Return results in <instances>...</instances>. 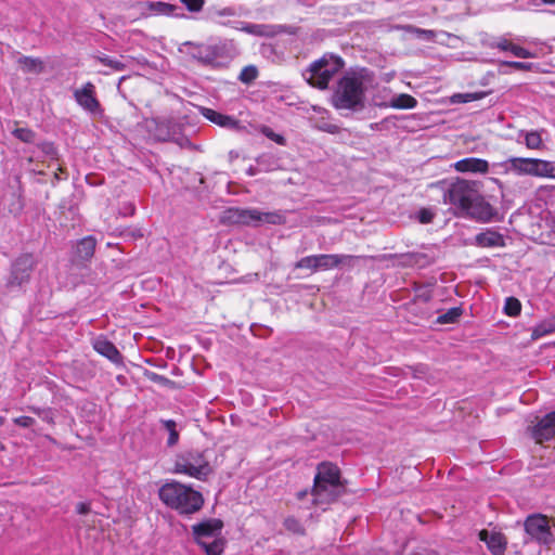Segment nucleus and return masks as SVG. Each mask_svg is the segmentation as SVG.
I'll return each mask as SVG.
<instances>
[{
  "label": "nucleus",
  "mask_w": 555,
  "mask_h": 555,
  "mask_svg": "<svg viewBox=\"0 0 555 555\" xmlns=\"http://www.w3.org/2000/svg\"><path fill=\"white\" fill-rule=\"evenodd\" d=\"M525 143L528 149H540L543 145L542 138L537 131L527 132Z\"/></svg>",
  "instance_id": "obj_40"
},
{
  "label": "nucleus",
  "mask_w": 555,
  "mask_h": 555,
  "mask_svg": "<svg viewBox=\"0 0 555 555\" xmlns=\"http://www.w3.org/2000/svg\"><path fill=\"white\" fill-rule=\"evenodd\" d=\"M144 9H147L149 11L157 14V15H173V16H180V13H177L178 10H181L180 7L167 2L162 1H145L142 3Z\"/></svg>",
  "instance_id": "obj_22"
},
{
  "label": "nucleus",
  "mask_w": 555,
  "mask_h": 555,
  "mask_svg": "<svg viewBox=\"0 0 555 555\" xmlns=\"http://www.w3.org/2000/svg\"><path fill=\"white\" fill-rule=\"evenodd\" d=\"M14 423L22 427H29L33 424V418L29 416H20L14 418Z\"/></svg>",
  "instance_id": "obj_57"
},
{
  "label": "nucleus",
  "mask_w": 555,
  "mask_h": 555,
  "mask_svg": "<svg viewBox=\"0 0 555 555\" xmlns=\"http://www.w3.org/2000/svg\"><path fill=\"white\" fill-rule=\"evenodd\" d=\"M463 95H464V93H457V94H454L452 99L454 102L462 103L461 101L465 99V96H463Z\"/></svg>",
  "instance_id": "obj_60"
},
{
  "label": "nucleus",
  "mask_w": 555,
  "mask_h": 555,
  "mask_svg": "<svg viewBox=\"0 0 555 555\" xmlns=\"http://www.w3.org/2000/svg\"><path fill=\"white\" fill-rule=\"evenodd\" d=\"M190 12L202 11L205 0H180Z\"/></svg>",
  "instance_id": "obj_49"
},
{
  "label": "nucleus",
  "mask_w": 555,
  "mask_h": 555,
  "mask_svg": "<svg viewBox=\"0 0 555 555\" xmlns=\"http://www.w3.org/2000/svg\"><path fill=\"white\" fill-rule=\"evenodd\" d=\"M256 162L264 170H269L274 163V158L271 155H260L256 158Z\"/></svg>",
  "instance_id": "obj_52"
},
{
  "label": "nucleus",
  "mask_w": 555,
  "mask_h": 555,
  "mask_svg": "<svg viewBox=\"0 0 555 555\" xmlns=\"http://www.w3.org/2000/svg\"><path fill=\"white\" fill-rule=\"evenodd\" d=\"M374 80V73L366 67H351L337 80L331 96L332 105L338 109L352 113L365 108L366 85Z\"/></svg>",
  "instance_id": "obj_2"
},
{
  "label": "nucleus",
  "mask_w": 555,
  "mask_h": 555,
  "mask_svg": "<svg viewBox=\"0 0 555 555\" xmlns=\"http://www.w3.org/2000/svg\"><path fill=\"white\" fill-rule=\"evenodd\" d=\"M525 531L539 544L550 546L554 542V535L551 531L548 518L542 514L529 515L525 520Z\"/></svg>",
  "instance_id": "obj_9"
},
{
  "label": "nucleus",
  "mask_w": 555,
  "mask_h": 555,
  "mask_svg": "<svg viewBox=\"0 0 555 555\" xmlns=\"http://www.w3.org/2000/svg\"><path fill=\"white\" fill-rule=\"evenodd\" d=\"M462 314H463V308L461 306L453 307V308L449 309L447 312L440 314L437 318L436 323L437 324H454V323L459 322Z\"/></svg>",
  "instance_id": "obj_29"
},
{
  "label": "nucleus",
  "mask_w": 555,
  "mask_h": 555,
  "mask_svg": "<svg viewBox=\"0 0 555 555\" xmlns=\"http://www.w3.org/2000/svg\"><path fill=\"white\" fill-rule=\"evenodd\" d=\"M552 333H555V315L537 324L531 331V339L537 340Z\"/></svg>",
  "instance_id": "obj_25"
},
{
  "label": "nucleus",
  "mask_w": 555,
  "mask_h": 555,
  "mask_svg": "<svg viewBox=\"0 0 555 555\" xmlns=\"http://www.w3.org/2000/svg\"><path fill=\"white\" fill-rule=\"evenodd\" d=\"M474 244L478 247H504L505 238L504 235L494 229H486L478 233L474 237Z\"/></svg>",
  "instance_id": "obj_19"
},
{
  "label": "nucleus",
  "mask_w": 555,
  "mask_h": 555,
  "mask_svg": "<svg viewBox=\"0 0 555 555\" xmlns=\"http://www.w3.org/2000/svg\"><path fill=\"white\" fill-rule=\"evenodd\" d=\"M543 4L555 5V0H541Z\"/></svg>",
  "instance_id": "obj_63"
},
{
  "label": "nucleus",
  "mask_w": 555,
  "mask_h": 555,
  "mask_svg": "<svg viewBox=\"0 0 555 555\" xmlns=\"http://www.w3.org/2000/svg\"><path fill=\"white\" fill-rule=\"evenodd\" d=\"M260 132L263 135H266L268 139L272 140L273 142H275V143L280 144V145H285L286 144V139L284 138V135L275 133L268 126H261Z\"/></svg>",
  "instance_id": "obj_42"
},
{
  "label": "nucleus",
  "mask_w": 555,
  "mask_h": 555,
  "mask_svg": "<svg viewBox=\"0 0 555 555\" xmlns=\"http://www.w3.org/2000/svg\"><path fill=\"white\" fill-rule=\"evenodd\" d=\"M396 28L402 29L409 34H413L416 37L428 40V41H433L436 38V33L434 30L418 28V27H416L414 25H410V24L409 25H400V26H397Z\"/></svg>",
  "instance_id": "obj_30"
},
{
  "label": "nucleus",
  "mask_w": 555,
  "mask_h": 555,
  "mask_svg": "<svg viewBox=\"0 0 555 555\" xmlns=\"http://www.w3.org/2000/svg\"><path fill=\"white\" fill-rule=\"evenodd\" d=\"M481 182L457 178L444 193V201L459 209L461 216L478 222L502 221L503 215L481 194Z\"/></svg>",
  "instance_id": "obj_1"
},
{
  "label": "nucleus",
  "mask_w": 555,
  "mask_h": 555,
  "mask_svg": "<svg viewBox=\"0 0 555 555\" xmlns=\"http://www.w3.org/2000/svg\"><path fill=\"white\" fill-rule=\"evenodd\" d=\"M414 292V298L405 305L409 311H413L417 301L429 302L433 299V291L429 285L415 284Z\"/></svg>",
  "instance_id": "obj_23"
},
{
  "label": "nucleus",
  "mask_w": 555,
  "mask_h": 555,
  "mask_svg": "<svg viewBox=\"0 0 555 555\" xmlns=\"http://www.w3.org/2000/svg\"><path fill=\"white\" fill-rule=\"evenodd\" d=\"M513 46V42L505 38H500L499 40L492 41L489 43L490 48H498L501 51H508L511 52V47Z\"/></svg>",
  "instance_id": "obj_51"
},
{
  "label": "nucleus",
  "mask_w": 555,
  "mask_h": 555,
  "mask_svg": "<svg viewBox=\"0 0 555 555\" xmlns=\"http://www.w3.org/2000/svg\"><path fill=\"white\" fill-rule=\"evenodd\" d=\"M535 176L555 179V166L552 162L535 158Z\"/></svg>",
  "instance_id": "obj_28"
},
{
  "label": "nucleus",
  "mask_w": 555,
  "mask_h": 555,
  "mask_svg": "<svg viewBox=\"0 0 555 555\" xmlns=\"http://www.w3.org/2000/svg\"><path fill=\"white\" fill-rule=\"evenodd\" d=\"M306 495H307V490H305V491H299V492L297 493V498H298L299 500L304 499Z\"/></svg>",
  "instance_id": "obj_62"
},
{
  "label": "nucleus",
  "mask_w": 555,
  "mask_h": 555,
  "mask_svg": "<svg viewBox=\"0 0 555 555\" xmlns=\"http://www.w3.org/2000/svg\"><path fill=\"white\" fill-rule=\"evenodd\" d=\"M160 501L180 515H191L204 505V496L199 491L176 480L163 485L158 490Z\"/></svg>",
  "instance_id": "obj_4"
},
{
  "label": "nucleus",
  "mask_w": 555,
  "mask_h": 555,
  "mask_svg": "<svg viewBox=\"0 0 555 555\" xmlns=\"http://www.w3.org/2000/svg\"><path fill=\"white\" fill-rule=\"evenodd\" d=\"M348 480L341 477L337 464L323 461L317 465L311 494L315 504H331L338 501L348 490Z\"/></svg>",
  "instance_id": "obj_3"
},
{
  "label": "nucleus",
  "mask_w": 555,
  "mask_h": 555,
  "mask_svg": "<svg viewBox=\"0 0 555 555\" xmlns=\"http://www.w3.org/2000/svg\"><path fill=\"white\" fill-rule=\"evenodd\" d=\"M74 98L83 109L92 114L102 113L103 111L95 96V87L92 82H87L81 89H76Z\"/></svg>",
  "instance_id": "obj_16"
},
{
  "label": "nucleus",
  "mask_w": 555,
  "mask_h": 555,
  "mask_svg": "<svg viewBox=\"0 0 555 555\" xmlns=\"http://www.w3.org/2000/svg\"><path fill=\"white\" fill-rule=\"evenodd\" d=\"M258 75V68L255 65H247L238 75V80L245 85H250L257 79Z\"/></svg>",
  "instance_id": "obj_34"
},
{
  "label": "nucleus",
  "mask_w": 555,
  "mask_h": 555,
  "mask_svg": "<svg viewBox=\"0 0 555 555\" xmlns=\"http://www.w3.org/2000/svg\"><path fill=\"white\" fill-rule=\"evenodd\" d=\"M489 93H490V91L464 93L463 96H465V99L462 100L461 102L462 103H468V102H472V101L480 100V99L485 98L486 95H488Z\"/></svg>",
  "instance_id": "obj_53"
},
{
  "label": "nucleus",
  "mask_w": 555,
  "mask_h": 555,
  "mask_svg": "<svg viewBox=\"0 0 555 555\" xmlns=\"http://www.w3.org/2000/svg\"><path fill=\"white\" fill-rule=\"evenodd\" d=\"M345 66V61L336 54L325 53L304 72L305 80L312 87L324 90L333 77Z\"/></svg>",
  "instance_id": "obj_6"
},
{
  "label": "nucleus",
  "mask_w": 555,
  "mask_h": 555,
  "mask_svg": "<svg viewBox=\"0 0 555 555\" xmlns=\"http://www.w3.org/2000/svg\"><path fill=\"white\" fill-rule=\"evenodd\" d=\"M37 416L40 417L47 424L52 425L54 424L55 411L51 409H37Z\"/></svg>",
  "instance_id": "obj_47"
},
{
  "label": "nucleus",
  "mask_w": 555,
  "mask_h": 555,
  "mask_svg": "<svg viewBox=\"0 0 555 555\" xmlns=\"http://www.w3.org/2000/svg\"><path fill=\"white\" fill-rule=\"evenodd\" d=\"M223 521L219 518H208L192 526V533L196 543L215 539L221 535Z\"/></svg>",
  "instance_id": "obj_14"
},
{
  "label": "nucleus",
  "mask_w": 555,
  "mask_h": 555,
  "mask_svg": "<svg viewBox=\"0 0 555 555\" xmlns=\"http://www.w3.org/2000/svg\"><path fill=\"white\" fill-rule=\"evenodd\" d=\"M96 247V238L93 235H87L77 241L73 247L70 261L78 267H87L91 261Z\"/></svg>",
  "instance_id": "obj_13"
},
{
  "label": "nucleus",
  "mask_w": 555,
  "mask_h": 555,
  "mask_svg": "<svg viewBox=\"0 0 555 555\" xmlns=\"http://www.w3.org/2000/svg\"><path fill=\"white\" fill-rule=\"evenodd\" d=\"M478 537L480 541L486 543L492 555H504L507 540L503 533L482 529Z\"/></svg>",
  "instance_id": "obj_17"
},
{
  "label": "nucleus",
  "mask_w": 555,
  "mask_h": 555,
  "mask_svg": "<svg viewBox=\"0 0 555 555\" xmlns=\"http://www.w3.org/2000/svg\"><path fill=\"white\" fill-rule=\"evenodd\" d=\"M417 105V100L406 93H401L391 98L388 106L398 109H411Z\"/></svg>",
  "instance_id": "obj_26"
},
{
  "label": "nucleus",
  "mask_w": 555,
  "mask_h": 555,
  "mask_svg": "<svg viewBox=\"0 0 555 555\" xmlns=\"http://www.w3.org/2000/svg\"><path fill=\"white\" fill-rule=\"evenodd\" d=\"M493 168H501L502 173L515 172L518 176H535V158L509 157L504 162L494 163Z\"/></svg>",
  "instance_id": "obj_11"
},
{
  "label": "nucleus",
  "mask_w": 555,
  "mask_h": 555,
  "mask_svg": "<svg viewBox=\"0 0 555 555\" xmlns=\"http://www.w3.org/2000/svg\"><path fill=\"white\" fill-rule=\"evenodd\" d=\"M91 511V507H90V503H87V502H79L77 505H76V512L77 514H80V515H87L89 514Z\"/></svg>",
  "instance_id": "obj_56"
},
{
  "label": "nucleus",
  "mask_w": 555,
  "mask_h": 555,
  "mask_svg": "<svg viewBox=\"0 0 555 555\" xmlns=\"http://www.w3.org/2000/svg\"><path fill=\"white\" fill-rule=\"evenodd\" d=\"M37 149H40L46 159L51 162H57L59 153L55 145L52 142H43L40 145H37Z\"/></svg>",
  "instance_id": "obj_37"
},
{
  "label": "nucleus",
  "mask_w": 555,
  "mask_h": 555,
  "mask_svg": "<svg viewBox=\"0 0 555 555\" xmlns=\"http://www.w3.org/2000/svg\"><path fill=\"white\" fill-rule=\"evenodd\" d=\"M188 48V54L191 59L197 61L204 66H210L212 68H221L224 63L220 60L230 59V51L225 43L217 44H204L192 41H186L182 44Z\"/></svg>",
  "instance_id": "obj_8"
},
{
  "label": "nucleus",
  "mask_w": 555,
  "mask_h": 555,
  "mask_svg": "<svg viewBox=\"0 0 555 555\" xmlns=\"http://www.w3.org/2000/svg\"><path fill=\"white\" fill-rule=\"evenodd\" d=\"M454 168L459 172L487 173L489 171V163L482 158L466 157L456 162Z\"/></svg>",
  "instance_id": "obj_20"
},
{
  "label": "nucleus",
  "mask_w": 555,
  "mask_h": 555,
  "mask_svg": "<svg viewBox=\"0 0 555 555\" xmlns=\"http://www.w3.org/2000/svg\"><path fill=\"white\" fill-rule=\"evenodd\" d=\"M283 526L285 527V529L287 531H289L292 533H295L298 535L306 534L305 527L301 525L299 519H297L295 516H287L283 521Z\"/></svg>",
  "instance_id": "obj_33"
},
{
  "label": "nucleus",
  "mask_w": 555,
  "mask_h": 555,
  "mask_svg": "<svg viewBox=\"0 0 555 555\" xmlns=\"http://www.w3.org/2000/svg\"><path fill=\"white\" fill-rule=\"evenodd\" d=\"M94 350L101 356L107 358L115 364H122L124 357L117 347L104 336H100L93 341Z\"/></svg>",
  "instance_id": "obj_18"
},
{
  "label": "nucleus",
  "mask_w": 555,
  "mask_h": 555,
  "mask_svg": "<svg viewBox=\"0 0 555 555\" xmlns=\"http://www.w3.org/2000/svg\"><path fill=\"white\" fill-rule=\"evenodd\" d=\"M502 65L512 67L514 69H518V70H525V72H533L538 68V66L534 63L518 62V61H504V62H502Z\"/></svg>",
  "instance_id": "obj_41"
},
{
  "label": "nucleus",
  "mask_w": 555,
  "mask_h": 555,
  "mask_svg": "<svg viewBox=\"0 0 555 555\" xmlns=\"http://www.w3.org/2000/svg\"><path fill=\"white\" fill-rule=\"evenodd\" d=\"M392 257L400 259V263L402 266H409V267L417 266L420 268H425L435 262V258L430 257L429 255H427L425 253L412 251V253H404V254H399V255L396 254Z\"/></svg>",
  "instance_id": "obj_21"
},
{
  "label": "nucleus",
  "mask_w": 555,
  "mask_h": 555,
  "mask_svg": "<svg viewBox=\"0 0 555 555\" xmlns=\"http://www.w3.org/2000/svg\"><path fill=\"white\" fill-rule=\"evenodd\" d=\"M535 425L528 426L527 433L537 443L550 441L555 437V411L548 412L541 418L537 417Z\"/></svg>",
  "instance_id": "obj_10"
},
{
  "label": "nucleus",
  "mask_w": 555,
  "mask_h": 555,
  "mask_svg": "<svg viewBox=\"0 0 555 555\" xmlns=\"http://www.w3.org/2000/svg\"><path fill=\"white\" fill-rule=\"evenodd\" d=\"M337 258L339 259L338 267L346 266L349 268H352L356 262L360 259H362V256H353V255H338Z\"/></svg>",
  "instance_id": "obj_46"
},
{
  "label": "nucleus",
  "mask_w": 555,
  "mask_h": 555,
  "mask_svg": "<svg viewBox=\"0 0 555 555\" xmlns=\"http://www.w3.org/2000/svg\"><path fill=\"white\" fill-rule=\"evenodd\" d=\"M263 27H264L263 25H259V24H248L247 26L244 27V30L251 35L261 36V35H263V31H262Z\"/></svg>",
  "instance_id": "obj_54"
},
{
  "label": "nucleus",
  "mask_w": 555,
  "mask_h": 555,
  "mask_svg": "<svg viewBox=\"0 0 555 555\" xmlns=\"http://www.w3.org/2000/svg\"><path fill=\"white\" fill-rule=\"evenodd\" d=\"M408 555H439L436 551L427 547H417Z\"/></svg>",
  "instance_id": "obj_55"
},
{
  "label": "nucleus",
  "mask_w": 555,
  "mask_h": 555,
  "mask_svg": "<svg viewBox=\"0 0 555 555\" xmlns=\"http://www.w3.org/2000/svg\"><path fill=\"white\" fill-rule=\"evenodd\" d=\"M314 127H315V129H318L320 131L327 132L331 134H338L341 130L339 126H337L335 124H331V122L326 121L324 118L319 119L315 122Z\"/></svg>",
  "instance_id": "obj_39"
},
{
  "label": "nucleus",
  "mask_w": 555,
  "mask_h": 555,
  "mask_svg": "<svg viewBox=\"0 0 555 555\" xmlns=\"http://www.w3.org/2000/svg\"><path fill=\"white\" fill-rule=\"evenodd\" d=\"M197 107H198L199 113L206 119H208L210 122H212L221 128H224L228 130H233L236 132H241V131L245 130V126H243L241 124V121L233 116L222 114L220 112H217L212 108L205 107V106H197Z\"/></svg>",
  "instance_id": "obj_15"
},
{
  "label": "nucleus",
  "mask_w": 555,
  "mask_h": 555,
  "mask_svg": "<svg viewBox=\"0 0 555 555\" xmlns=\"http://www.w3.org/2000/svg\"><path fill=\"white\" fill-rule=\"evenodd\" d=\"M225 543V539L220 535L197 544L205 551L206 555H222Z\"/></svg>",
  "instance_id": "obj_24"
},
{
  "label": "nucleus",
  "mask_w": 555,
  "mask_h": 555,
  "mask_svg": "<svg viewBox=\"0 0 555 555\" xmlns=\"http://www.w3.org/2000/svg\"><path fill=\"white\" fill-rule=\"evenodd\" d=\"M173 472L206 481L214 469L206 457V452L193 449L177 454Z\"/></svg>",
  "instance_id": "obj_7"
},
{
  "label": "nucleus",
  "mask_w": 555,
  "mask_h": 555,
  "mask_svg": "<svg viewBox=\"0 0 555 555\" xmlns=\"http://www.w3.org/2000/svg\"><path fill=\"white\" fill-rule=\"evenodd\" d=\"M171 142H175L176 144H178L179 146L181 147H185V149H190V150H197V146L194 145L191 140L183 134V131L181 132V134H178L176 137V139H173Z\"/></svg>",
  "instance_id": "obj_48"
},
{
  "label": "nucleus",
  "mask_w": 555,
  "mask_h": 555,
  "mask_svg": "<svg viewBox=\"0 0 555 555\" xmlns=\"http://www.w3.org/2000/svg\"><path fill=\"white\" fill-rule=\"evenodd\" d=\"M318 269L330 270L338 267L339 259L337 254H320L317 255Z\"/></svg>",
  "instance_id": "obj_31"
},
{
  "label": "nucleus",
  "mask_w": 555,
  "mask_h": 555,
  "mask_svg": "<svg viewBox=\"0 0 555 555\" xmlns=\"http://www.w3.org/2000/svg\"><path fill=\"white\" fill-rule=\"evenodd\" d=\"M259 168L255 167V166H250L248 169H247V175L248 176H255L259 172Z\"/></svg>",
  "instance_id": "obj_59"
},
{
  "label": "nucleus",
  "mask_w": 555,
  "mask_h": 555,
  "mask_svg": "<svg viewBox=\"0 0 555 555\" xmlns=\"http://www.w3.org/2000/svg\"><path fill=\"white\" fill-rule=\"evenodd\" d=\"M13 134L21 141L29 143L34 140V132L28 128H15Z\"/></svg>",
  "instance_id": "obj_44"
},
{
  "label": "nucleus",
  "mask_w": 555,
  "mask_h": 555,
  "mask_svg": "<svg viewBox=\"0 0 555 555\" xmlns=\"http://www.w3.org/2000/svg\"><path fill=\"white\" fill-rule=\"evenodd\" d=\"M408 370L411 372L412 376L415 378H422L428 373V366L425 364H417L415 366H408Z\"/></svg>",
  "instance_id": "obj_50"
},
{
  "label": "nucleus",
  "mask_w": 555,
  "mask_h": 555,
  "mask_svg": "<svg viewBox=\"0 0 555 555\" xmlns=\"http://www.w3.org/2000/svg\"><path fill=\"white\" fill-rule=\"evenodd\" d=\"M219 16H232L234 15V10L232 8H223L222 10L218 11Z\"/></svg>",
  "instance_id": "obj_58"
},
{
  "label": "nucleus",
  "mask_w": 555,
  "mask_h": 555,
  "mask_svg": "<svg viewBox=\"0 0 555 555\" xmlns=\"http://www.w3.org/2000/svg\"><path fill=\"white\" fill-rule=\"evenodd\" d=\"M492 180L499 185L500 189H503V183L499 179L493 178Z\"/></svg>",
  "instance_id": "obj_64"
},
{
  "label": "nucleus",
  "mask_w": 555,
  "mask_h": 555,
  "mask_svg": "<svg viewBox=\"0 0 555 555\" xmlns=\"http://www.w3.org/2000/svg\"><path fill=\"white\" fill-rule=\"evenodd\" d=\"M144 376L150 380V382H153L155 384H158L163 387H167V388H170V389H175L176 388V382L169 379L168 377L164 376V375H160V374H157L155 372H152V371H149V370H145L144 372Z\"/></svg>",
  "instance_id": "obj_32"
},
{
  "label": "nucleus",
  "mask_w": 555,
  "mask_h": 555,
  "mask_svg": "<svg viewBox=\"0 0 555 555\" xmlns=\"http://www.w3.org/2000/svg\"><path fill=\"white\" fill-rule=\"evenodd\" d=\"M511 53L516 56V57H520V59H529V57H534V53H532L531 51H529L528 49H525L520 46H517L515 43H513V46L511 47Z\"/></svg>",
  "instance_id": "obj_45"
},
{
  "label": "nucleus",
  "mask_w": 555,
  "mask_h": 555,
  "mask_svg": "<svg viewBox=\"0 0 555 555\" xmlns=\"http://www.w3.org/2000/svg\"><path fill=\"white\" fill-rule=\"evenodd\" d=\"M36 66H37V74H38L39 72H41V70H42L43 64H42V62H41V61H39V60L37 59Z\"/></svg>",
  "instance_id": "obj_61"
},
{
  "label": "nucleus",
  "mask_w": 555,
  "mask_h": 555,
  "mask_svg": "<svg viewBox=\"0 0 555 555\" xmlns=\"http://www.w3.org/2000/svg\"><path fill=\"white\" fill-rule=\"evenodd\" d=\"M220 222L224 225L258 227L261 223L283 224L285 217L279 212H262L255 208L229 207L222 211Z\"/></svg>",
  "instance_id": "obj_5"
},
{
  "label": "nucleus",
  "mask_w": 555,
  "mask_h": 555,
  "mask_svg": "<svg viewBox=\"0 0 555 555\" xmlns=\"http://www.w3.org/2000/svg\"><path fill=\"white\" fill-rule=\"evenodd\" d=\"M163 428L168 433L166 446L173 448L178 444L180 433L177 429V423L173 420H160Z\"/></svg>",
  "instance_id": "obj_27"
},
{
  "label": "nucleus",
  "mask_w": 555,
  "mask_h": 555,
  "mask_svg": "<svg viewBox=\"0 0 555 555\" xmlns=\"http://www.w3.org/2000/svg\"><path fill=\"white\" fill-rule=\"evenodd\" d=\"M416 218H417L420 223L428 224V223H431L434 221L435 214L429 208H421L417 211V214H416Z\"/></svg>",
  "instance_id": "obj_43"
},
{
  "label": "nucleus",
  "mask_w": 555,
  "mask_h": 555,
  "mask_svg": "<svg viewBox=\"0 0 555 555\" xmlns=\"http://www.w3.org/2000/svg\"><path fill=\"white\" fill-rule=\"evenodd\" d=\"M96 60L101 64L108 66L113 70H116V72L124 70L127 67V65L125 63H122L118 60H114V59L109 57L108 55L96 56Z\"/></svg>",
  "instance_id": "obj_38"
},
{
  "label": "nucleus",
  "mask_w": 555,
  "mask_h": 555,
  "mask_svg": "<svg viewBox=\"0 0 555 555\" xmlns=\"http://www.w3.org/2000/svg\"><path fill=\"white\" fill-rule=\"evenodd\" d=\"M155 124V138L160 142H169L183 131V124L173 117H157Z\"/></svg>",
  "instance_id": "obj_12"
},
{
  "label": "nucleus",
  "mask_w": 555,
  "mask_h": 555,
  "mask_svg": "<svg viewBox=\"0 0 555 555\" xmlns=\"http://www.w3.org/2000/svg\"><path fill=\"white\" fill-rule=\"evenodd\" d=\"M295 269H309L311 272L319 271L317 255L306 256L294 264Z\"/></svg>",
  "instance_id": "obj_36"
},
{
  "label": "nucleus",
  "mask_w": 555,
  "mask_h": 555,
  "mask_svg": "<svg viewBox=\"0 0 555 555\" xmlns=\"http://www.w3.org/2000/svg\"><path fill=\"white\" fill-rule=\"evenodd\" d=\"M503 311L509 317H517L521 312V304L516 297H507L505 299Z\"/></svg>",
  "instance_id": "obj_35"
}]
</instances>
